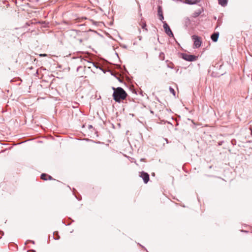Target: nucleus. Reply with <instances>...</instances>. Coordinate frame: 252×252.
<instances>
[{
    "instance_id": "nucleus-1",
    "label": "nucleus",
    "mask_w": 252,
    "mask_h": 252,
    "mask_svg": "<svg viewBox=\"0 0 252 252\" xmlns=\"http://www.w3.org/2000/svg\"><path fill=\"white\" fill-rule=\"evenodd\" d=\"M112 89L114 91L113 97L115 101L120 102L126 99L127 94L123 88L121 87H118L117 88L112 87Z\"/></svg>"
},
{
    "instance_id": "nucleus-2",
    "label": "nucleus",
    "mask_w": 252,
    "mask_h": 252,
    "mask_svg": "<svg viewBox=\"0 0 252 252\" xmlns=\"http://www.w3.org/2000/svg\"><path fill=\"white\" fill-rule=\"evenodd\" d=\"M192 39L194 40V47L196 48H199L202 43L201 38L197 35H194L192 36Z\"/></svg>"
},
{
    "instance_id": "nucleus-3",
    "label": "nucleus",
    "mask_w": 252,
    "mask_h": 252,
    "mask_svg": "<svg viewBox=\"0 0 252 252\" xmlns=\"http://www.w3.org/2000/svg\"><path fill=\"white\" fill-rule=\"evenodd\" d=\"M183 58L188 61H193L196 60L197 57L192 55H188L187 54H184L182 55Z\"/></svg>"
},
{
    "instance_id": "nucleus-4",
    "label": "nucleus",
    "mask_w": 252,
    "mask_h": 252,
    "mask_svg": "<svg viewBox=\"0 0 252 252\" xmlns=\"http://www.w3.org/2000/svg\"><path fill=\"white\" fill-rule=\"evenodd\" d=\"M163 28L165 30L166 33L167 35H168L169 36H173V34L169 26H168V25L165 22H163Z\"/></svg>"
},
{
    "instance_id": "nucleus-5",
    "label": "nucleus",
    "mask_w": 252,
    "mask_h": 252,
    "mask_svg": "<svg viewBox=\"0 0 252 252\" xmlns=\"http://www.w3.org/2000/svg\"><path fill=\"white\" fill-rule=\"evenodd\" d=\"M140 177L143 179L144 182L145 184H147L149 180V175L148 173L142 172L140 173Z\"/></svg>"
},
{
    "instance_id": "nucleus-6",
    "label": "nucleus",
    "mask_w": 252,
    "mask_h": 252,
    "mask_svg": "<svg viewBox=\"0 0 252 252\" xmlns=\"http://www.w3.org/2000/svg\"><path fill=\"white\" fill-rule=\"evenodd\" d=\"M76 34H77V37H76V38L77 40L79 41L80 42H82L85 39V38H82V37L80 38L79 37L80 36H81V37L85 36L86 34L84 32H76Z\"/></svg>"
},
{
    "instance_id": "nucleus-7",
    "label": "nucleus",
    "mask_w": 252,
    "mask_h": 252,
    "mask_svg": "<svg viewBox=\"0 0 252 252\" xmlns=\"http://www.w3.org/2000/svg\"><path fill=\"white\" fill-rule=\"evenodd\" d=\"M158 14L159 17V20L160 21L163 22V20L164 19V17H163V15L162 7L161 6H158Z\"/></svg>"
},
{
    "instance_id": "nucleus-8",
    "label": "nucleus",
    "mask_w": 252,
    "mask_h": 252,
    "mask_svg": "<svg viewBox=\"0 0 252 252\" xmlns=\"http://www.w3.org/2000/svg\"><path fill=\"white\" fill-rule=\"evenodd\" d=\"M219 33H214L211 35V39L212 40L216 42L218 40V37H219Z\"/></svg>"
},
{
    "instance_id": "nucleus-9",
    "label": "nucleus",
    "mask_w": 252,
    "mask_h": 252,
    "mask_svg": "<svg viewBox=\"0 0 252 252\" xmlns=\"http://www.w3.org/2000/svg\"><path fill=\"white\" fill-rule=\"evenodd\" d=\"M199 0H185L186 3L189 4H193L197 3Z\"/></svg>"
},
{
    "instance_id": "nucleus-10",
    "label": "nucleus",
    "mask_w": 252,
    "mask_h": 252,
    "mask_svg": "<svg viewBox=\"0 0 252 252\" xmlns=\"http://www.w3.org/2000/svg\"><path fill=\"white\" fill-rule=\"evenodd\" d=\"M219 3L222 6H225L227 3V0H218Z\"/></svg>"
},
{
    "instance_id": "nucleus-11",
    "label": "nucleus",
    "mask_w": 252,
    "mask_h": 252,
    "mask_svg": "<svg viewBox=\"0 0 252 252\" xmlns=\"http://www.w3.org/2000/svg\"><path fill=\"white\" fill-rule=\"evenodd\" d=\"M47 176H48V174H46L45 173H43L41 175L40 178L42 180L46 181V180H47Z\"/></svg>"
},
{
    "instance_id": "nucleus-12",
    "label": "nucleus",
    "mask_w": 252,
    "mask_h": 252,
    "mask_svg": "<svg viewBox=\"0 0 252 252\" xmlns=\"http://www.w3.org/2000/svg\"><path fill=\"white\" fill-rule=\"evenodd\" d=\"M140 25L141 26V28L143 29H145L146 31H147V29L146 28V23L144 22V21H141V22L140 23Z\"/></svg>"
},
{
    "instance_id": "nucleus-13",
    "label": "nucleus",
    "mask_w": 252,
    "mask_h": 252,
    "mask_svg": "<svg viewBox=\"0 0 252 252\" xmlns=\"http://www.w3.org/2000/svg\"><path fill=\"white\" fill-rule=\"evenodd\" d=\"M201 14V11H196V12H194L193 14H192V17H197V16H198L200 14Z\"/></svg>"
},
{
    "instance_id": "nucleus-14",
    "label": "nucleus",
    "mask_w": 252,
    "mask_h": 252,
    "mask_svg": "<svg viewBox=\"0 0 252 252\" xmlns=\"http://www.w3.org/2000/svg\"><path fill=\"white\" fill-rule=\"evenodd\" d=\"M169 91H170V93H172L174 96H175V91L172 88L170 87Z\"/></svg>"
},
{
    "instance_id": "nucleus-15",
    "label": "nucleus",
    "mask_w": 252,
    "mask_h": 252,
    "mask_svg": "<svg viewBox=\"0 0 252 252\" xmlns=\"http://www.w3.org/2000/svg\"><path fill=\"white\" fill-rule=\"evenodd\" d=\"M47 180H53V178L50 175H48V176H47Z\"/></svg>"
},
{
    "instance_id": "nucleus-16",
    "label": "nucleus",
    "mask_w": 252,
    "mask_h": 252,
    "mask_svg": "<svg viewBox=\"0 0 252 252\" xmlns=\"http://www.w3.org/2000/svg\"><path fill=\"white\" fill-rule=\"evenodd\" d=\"M40 56H41V57H46L47 55L45 54H40Z\"/></svg>"
}]
</instances>
